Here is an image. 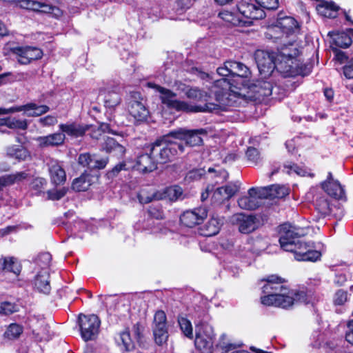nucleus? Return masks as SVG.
<instances>
[{"label": "nucleus", "instance_id": "f257e3e1", "mask_svg": "<svg viewBox=\"0 0 353 353\" xmlns=\"http://www.w3.org/2000/svg\"><path fill=\"white\" fill-rule=\"evenodd\" d=\"M289 48L285 43L281 46L277 52H269L257 50L255 60L259 72L263 78L272 74L275 69L283 77L307 76L312 71V65L310 63H302L297 59L299 54L298 46L291 44Z\"/></svg>", "mask_w": 353, "mask_h": 353}, {"label": "nucleus", "instance_id": "f03ea898", "mask_svg": "<svg viewBox=\"0 0 353 353\" xmlns=\"http://www.w3.org/2000/svg\"><path fill=\"white\" fill-rule=\"evenodd\" d=\"M262 281L265 283L262 287L263 295L261 301L265 305L286 308L295 303L308 304L311 302L305 292L289 290L283 285L285 280L276 275L269 276Z\"/></svg>", "mask_w": 353, "mask_h": 353}, {"label": "nucleus", "instance_id": "7ed1b4c3", "mask_svg": "<svg viewBox=\"0 0 353 353\" xmlns=\"http://www.w3.org/2000/svg\"><path fill=\"white\" fill-rule=\"evenodd\" d=\"M308 228H301L288 223L280 227L279 243L281 248L287 252H293L297 261H316L320 259L321 253L314 250L312 245L300 239L308 233Z\"/></svg>", "mask_w": 353, "mask_h": 353}, {"label": "nucleus", "instance_id": "20e7f679", "mask_svg": "<svg viewBox=\"0 0 353 353\" xmlns=\"http://www.w3.org/2000/svg\"><path fill=\"white\" fill-rule=\"evenodd\" d=\"M232 83L229 85V92H223L221 95L216 94V99L222 105H235L236 103H241V101H247L251 98H259L261 97H269L272 93L273 86L272 83L266 81H257L250 89L256 94L255 96L248 95L247 89L240 90L239 92L232 89Z\"/></svg>", "mask_w": 353, "mask_h": 353}, {"label": "nucleus", "instance_id": "39448f33", "mask_svg": "<svg viewBox=\"0 0 353 353\" xmlns=\"http://www.w3.org/2000/svg\"><path fill=\"white\" fill-rule=\"evenodd\" d=\"M147 86L159 93L161 103L169 109L187 112H213L217 106L212 103H207L203 106H191L184 101L178 100L176 94L168 89L152 82L147 83Z\"/></svg>", "mask_w": 353, "mask_h": 353}, {"label": "nucleus", "instance_id": "423d86ee", "mask_svg": "<svg viewBox=\"0 0 353 353\" xmlns=\"http://www.w3.org/2000/svg\"><path fill=\"white\" fill-rule=\"evenodd\" d=\"M299 31V26L293 17H279L276 24L268 29L267 36H270L275 41L281 40V46L285 43L290 49L292 48L291 44H296L299 50L300 46L295 39Z\"/></svg>", "mask_w": 353, "mask_h": 353}, {"label": "nucleus", "instance_id": "0eeeda50", "mask_svg": "<svg viewBox=\"0 0 353 353\" xmlns=\"http://www.w3.org/2000/svg\"><path fill=\"white\" fill-rule=\"evenodd\" d=\"M172 135L170 132L158 139L150 147V154L154 159L157 164L166 163L171 161L175 155L177 154L178 150L183 152V146L172 140Z\"/></svg>", "mask_w": 353, "mask_h": 353}, {"label": "nucleus", "instance_id": "6e6552de", "mask_svg": "<svg viewBox=\"0 0 353 353\" xmlns=\"http://www.w3.org/2000/svg\"><path fill=\"white\" fill-rule=\"evenodd\" d=\"M231 82L229 79L223 78L215 81L214 85L212 87V90H211L210 94H208L206 92L199 89L198 88H192L189 89L187 92V96L188 98L196 99L198 101H207L208 98L210 97V94L212 93L214 94L215 99H216V94H222L223 92H229V85H231ZM218 103H214L217 105L215 110L219 108H225L228 105H222L216 99ZM214 111V110H213Z\"/></svg>", "mask_w": 353, "mask_h": 353}, {"label": "nucleus", "instance_id": "1a4fd4ad", "mask_svg": "<svg viewBox=\"0 0 353 353\" xmlns=\"http://www.w3.org/2000/svg\"><path fill=\"white\" fill-rule=\"evenodd\" d=\"M194 345L201 353H212L214 339L213 327L208 323L201 322L195 325Z\"/></svg>", "mask_w": 353, "mask_h": 353}, {"label": "nucleus", "instance_id": "9d476101", "mask_svg": "<svg viewBox=\"0 0 353 353\" xmlns=\"http://www.w3.org/2000/svg\"><path fill=\"white\" fill-rule=\"evenodd\" d=\"M79 323L81 337L85 341L94 340L97 337L100 326L97 316L80 314Z\"/></svg>", "mask_w": 353, "mask_h": 353}, {"label": "nucleus", "instance_id": "9b49d317", "mask_svg": "<svg viewBox=\"0 0 353 353\" xmlns=\"http://www.w3.org/2000/svg\"><path fill=\"white\" fill-rule=\"evenodd\" d=\"M128 108L130 114L137 122L145 121L149 116V111L139 92L131 93Z\"/></svg>", "mask_w": 353, "mask_h": 353}, {"label": "nucleus", "instance_id": "f8f14e48", "mask_svg": "<svg viewBox=\"0 0 353 353\" xmlns=\"http://www.w3.org/2000/svg\"><path fill=\"white\" fill-rule=\"evenodd\" d=\"M265 190L261 188H251L248 191V194L240 197L238 200L239 206L243 210H252L258 208L262 204L264 199Z\"/></svg>", "mask_w": 353, "mask_h": 353}, {"label": "nucleus", "instance_id": "ddd939ff", "mask_svg": "<svg viewBox=\"0 0 353 353\" xmlns=\"http://www.w3.org/2000/svg\"><path fill=\"white\" fill-rule=\"evenodd\" d=\"M238 10L243 19L245 26H250L254 20L261 19L265 16L263 9L252 3H241L238 6Z\"/></svg>", "mask_w": 353, "mask_h": 353}, {"label": "nucleus", "instance_id": "4468645a", "mask_svg": "<svg viewBox=\"0 0 353 353\" xmlns=\"http://www.w3.org/2000/svg\"><path fill=\"white\" fill-rule=\"evenodd\" d=\"M205 133L206 131L203 129L188 130L179 128L170 132L174 139L184 140L187 145L192 147L201 145L203 140L200 135Z\"/></svg>", "mask_w": 353, "mask_h": 353}, {"label": "nucleus", "instance_id": "2eb2a0df", "mask_svg": "<svg viewBox=\"0 0 353 353\" xmlns=\"http://www.w3.org/2000/svg\"><path fill=\"white\" fill-rule=\"evenodd\" d=\"M50 110V108L46 105H39L34 103H30L24 105L14 106L8 109L0 108V114L23 111L28 117H39Z\"/></svg>", "mask_w": 353, "mask_h": 353}, {"label": "nucleus", "instance_id": "dca6fc26", "mask_svg": "<svg viewBox=\"0 0 353 353\" xmlns=\"http://www.w3.org/2000/svg\"><path fill=\"white\" fill-rule=\"evenodd\" d=\"M12 52L17 56V61L23 65L29 64L34 60L39 59L43 56L41 49L36 47H15L12 48Z\"/></svg>", "mask_w": 353, "mask_h": 353}, {"label": "nucleus", "instance_id": "f3484780", "mask_svg": "<svg viewBox=\"0 0 353 353\" xmlns=\"http://www.w3.org/2000/svg\"><path fill=\"white\" fill-rule=\"evenodd\" d=\"M231 221L238 224L239 231L242 234H249L255 231L259 225V221L255 216L242 213L233 215Z\"/></svg>", "mask_w": 353, "mask_h": 353}, {"label": "nucleus", "instance_id": "a211bd4d", "mask_svg": "<svg viewBox=\"0 0 353 353\" xmlns=\"http://www.w3.org/2000/svg\"><path fill=\"white\" fill-rule=\"evenodd\" d=\"M207 216L206 208L200 207L184 212L180 217V221L188 228H193L203 223Z\"/></svg>", "mask_w": 353, "mask_h": 353}, {"label": "nucleus", "instance_id": "6ab92c4d", "mask_svg": "<svg viewBox=\"0 0 353 353\" xmlns=\"http://www.w3.org/2000/svg\"><path fill=\"white\" fill-rule=\"evenodd\" d=\"M20 6L23 8L34 12L52 13L56 17H59L61 14V11L59 8L43 1H38L35 0H22L20 2Z\"/></svg>", "mask_w": 353, "mask_h": 353}, {"label": "nucleus", "instance_id": "aec40b11", "mask_svg": "<svg viewBox=\"0 0 353 353\" xmlns=\"http://www.w3.org/2000/svg\"><path fill=\"white\" fill-rule=\"evenodd\" d=\"M119 87H108L100 90V95L103 97L105 108L112 110L121 102V95L119 93Z\"/></svg>", "mask_w": 353, "mask_h": 353}, {"label": "nucleus", "instance_id": "412c9836", "mask_svg": "<svg viewBox=\"0 0 353 353\" xmlns=\"http://www.w3.org/2000/svg\"><path fill=\"white\" fill-rule=\"evenodd\" d=\"M135 168L143 174L152 172L157 169V164L150 154V150L149 152L141 154L137 157Z\"/></svg>", "mask_w": 353, "mask_h": 353}, {"label": "nucleus", "instance_id": "4be33fe9", "mask_svg": "<svg viewBox=\"0 0 353 353\" xmlns=\"http://www.w3.org/2000/svg\"><path fill=\"white\" fill-rule=\"evenodd\" d=\"M48 166L52 183L55 185L63 184L66 180V174L59 162L52 159L48 163Z\"/></svg>", "mask_w": 353, "mask_h": 353}, {"label": "nucleus", "instance_id": "5701e85b", "mask_svg": "<svg viewBox=\"0 0 353 353\" xmlns=\"http://www.w3.org/2000/svg\"><path fill=\"white\" fill-rule=\"evenodd\" d=\"M239 190V187L233 183L228 184L225 186L217 188L214 192L212 199L214 202L222 203L225 201H228Z\"/></svg>", "mask_w": 353, "mask_h": 353}, {"label": "nucleus", "instance_id": "b1692460", "mask_svg": "<svg viewBox=\"0 0 353 353\" xmlns=\"http://www.w3.org/2000/svg\"><path fill=\"white\" fill-rule=\"evenodd\" d=\"M65 138L63 133L56 132L47 136L39 137L36 141L41 148L57 147L64 143Z\"/></svg>", "mask_w": 353, "mask_h": 353}, {"label": "nucleus", "instance_id": "393cba45", "mask_svg": "<svg viewBox=\"0 0 353 353\" xmlns=\"http://www.w3.org/2000/svg\"><path fill=\"white\" fill-rule=\"evenodd\" d=\"M321 185L325 192L330 196L336 199L345 198L344 189L338 181L332 179L329 182H323Z\"/></svg>", "mask_w": 353, "mask_h": 353}, {"label": "nucleus", "instance_id": "a878e982", "mask_svg": "<svg viewBox=\"0 0 353 353\" xmlns=\"http://www.w3.org/2000/svg\"><path fill=\"white\" fill-rule=\"evenodd\" d=\"M34 283L39 291L44 294H48L50 292L49 272L47 268H42L41 270L37 273Z\"/></svg>", "mask_w": 353, "mask_h": 353}, {"label": "nucleus", "instance_id": "bb28decb", "mask_svg": "<svg viewBox=\"0 0 353 353\" xmlns=\"http://www.w3.org/2000/svg\"><path fill=\"white\" fill-rule=\"evenodd\" d=\"M265 190L264 199L283 198L289 194V190L283 185H272L268 187H262Z\"/></svg>", "mask_w": 353, "mask_h": 353}, {"label": "nucleus", "instance_id": "cd10ccee", "mask_svg": "<svg viewBox=\"0 0 353 353\" xmlns=\"http://www.w3.org/2000/svg\"><path fill=\"white\" fill-rule=\"evenodd\" d=\"M102 150L108 153H114L116 156L122 157L125 153V148L123 145L117 142L114 139L107 137L104 139L102 145Z\"/></svg>", "mask_w": 353, "mask_h": 353}, {"label": "nucleus", "instance_id": "c85d7f7f", "mask_svg": "<svg viewBox=\"0 0 353 353\" xmlns=\"http://www.w3.org/2000/svg\"><path fill=\"white\" fill-rule=\"evenodd\" d=\"M21 265L14 257L0 259V270L13 273L17 276L21 272Z\"/></svg>", "mask_w": 353, "mask_h": 353}, {"label": "nucleus", "instance_id": "c756f323", "mask_svg": "<svg viewBox=\"0 0 353 353\" xmlns=\"http://www.w3.org/2000/svg\"><path fill=\"white\" fill-rule=\"evenodd\" d=\"M6 155L18 161H25L30 157V153L26 148L15 145L6 148Z\"/></svg>", "mask_w": 353, "mask_h": 353}, {"label": "nucleus", "instance_id": "7c9ffc66", "mask_svg": "<svg viewBox=\"0 0 353 353\" xmlns=\"http://www.w3.org/2000/svg\"><path fill=\"white\" fill-rule=\"evenodd\" d=\"M219 16L225 22L235 26H245L243 19L241 17L240 12L223 10L219 12Z\"/></svg>", "mask_w": 353, "mask_h": 353}, {"label": "nucleus", "instance_id": "2f4dec72", "mask_svg": "<svg viewBox=\"0 0 353 353\" xmlns=\"http://www.w3.org/2000/svg\"><path fill=\"white\" fill-rule=\"evenodd\" d=\"M59 129L62 132L61 133L74 137H81L85 132V128L74 123L60 124Z\"/></svg>", "mask_w": 353, "mask_h": 353}, {"label": "nucleus", "instance_id": "473e14b6", "mask_svg": "<svg viewBox=\"0 0 353 353\" xmlns=\"http://www.w3.org/2000/svg\"><path fill=\"white\" fill-rule=\"evenodd\" d=\"M338 10L339 7L332 2H324L316 7L319 14L327 18H335Z\"/></svg>", "mask_w": 353, "mask_h": 353}, {"label": "nucleus", "instance_id": "72a5a7b5", "mask_svg": "<svg viewBox=\"0 0 353 353\" xmlns=\"http://www.w3.org/2000/svg\"><path fill=\"white\" fill-rule=\"evenodd\" d=\"M116 340L123 351H130L134 347V341L130 337V332L127 330L122 332Z\"/></svg>", "mask_w": 353, "mask_h": 353}, {"label": "nucleus", "instance_id": "f704fd0d", "mask_svg": "<svg viewBox=\"0 0 353 353\" xmlns=\"http://www.w3.org/2000/svg\"><path fill=\"white\" fill-rule=\"evenodd\" d=\"M27 174L23 172H17L14 174H8L0 177V190L4 187L12 185L15 182L21 181L26 179Z\"/></svg>", "mask_w": 353, "mask_h": 353}, {"label": "nucleus", "instance_id": "c9c22d12", "mask_svg": "<svg viewBox=\"0 0 353 353\" xmlns=\"http://www.w3.org/2000/svg\"><path fill=\"white\" fill-rule=\"evenodd\" d=\"M222 224V219L218 217L212 216L205 225V235L212 236L216 234L219 232Z\"/></svg>", "mask_w": 353, "mask_h": 353}, {"label": "nucleus", "instance_id": "e433bc0d", "mask_svg": "<svg viewBox=\"0 0 353 353\" xmlns=\"http://www.w3.org/2000/svg\"><path fill=\"white\" fill-rule=\"evenodd\" d=\"M152 330H168L165 313L162 310L157 311L154 317Z\"/></svg>", "mask_w": 353, "mask_h": 353}, {"label": "nucleus", "instance_id": "4c0bfd02", "mask_svg": "<svg viewBox=\"0 0 353 353\" xmlns=\"http://www.w3.org/2000/svg\"><path fill=\"white\" fill-rule=\"evenodd\" d=\"M232 77H238L240 78H248L250 74L249 68L242 63L232 61Z\"/></svg>", "mask_w": 353, "mask_h": 353}, {"label": "nucleus", "instance_id": "58836bf2", "mask_svg": "<svg viewBox=\"0 0 353 353\" xmlns=\"http://www.w3.org/2000/svg\"><path fill=\"white\" fill-rule=\"evenodd\" d=\"M90 185V176L86 174H83L79 178L73 181L72 187L73 190L80 192L87 190Z\"/></svg>", "mask_w": 353, "mask_h": 353}, {"label": "nucleus", "instance_id": "ea45409f", "mask_svg": "<svg viewBox=\"0 0 353 353\" xmlns=\"http://www.w3.org/2000/svg\"><path fill=\"white\" fill-rule=\"evenodd\" d=\"M178 323L183 335L190 339H192L193 328L190 321L184 316H179Z\"/></svg>", "mask_w": 353, "mask_h": 353}, {"label": "nucleus", "instance_id": "a19ab883", "mask_svg": "<svg viewBox=\"0 0 353 353\" xmlns=\"http://www.w3.org/2000/svg\"><path fill=\"white\" fill-rule=\"evenodd\" d=\"M316 209L323 216L328 215L331 212L330 201L325 196H320L316 201Z\"/></svg>", "mask_w": 353, "mask_h": 353}, {"label": "nucleus", "instance_id": "79ce46f5", "mask_svg": "<svg viewBox=\"0 0 353 353\" xmlns=\"http://www.w3.org/2000/svg\"><path fill=\"white\" fill-rule=\"evenodd\" d=\"M283 172L291 174H296L299 176H306L308 174V171L307 169L299 167L297 165L294 163H286L283 165Z\"/></svg>", "mask_w": 353, "mask_h": 353}, {"label": "nucleus", "instance_id": "37998d69", "mask_svg": "<svg viewBox=\"0 0 353 353\" xmlns=\"http://www.w3.org/2000/svg\"><path fill=\"white\" fill-rule=\"evenodd\" d=\"M47 185V181L45 179L41 177H37L32 180L30 187V189L34 192L35 194H39L43 192L45 187Z\"/></svg>", "mask_w": 353, "mask_h": 353}, {"label": "nucleus", "instance_id": "c03bdc74", "mask_svg": "<svg viewBox=\"0 0 353 353\" xmlns=\"http://www.w3.org/2000/svg\"><path fill=\"white\" fill-rule=\"evenodd\" d=\"M23 332V327L16 323H12L9 325L5 335L10 339L18 338Z\"/></svg>", "mask_w": 353, "mask_h": 353}, {"label": "nucleus", "instance_id": "a18cd8bd", "mask_svg": "<svg viewBox=\"0 0 353 353\" xmlns=\"http://www.w3.org/2000/svg\"><path fill=\"white\" fill-rule=\"evenodd\" d=\"M78 163L83 167L92 170L93 154L88 152L81 154L78 157Z\"/></svg>", "mask_w": 353, "mask_h": 353}, {"label": "nucleus", "instance_id": "49530a36", "mask_svg": "<svg viewBox=\"0 0 353 353\" xmlns=\"http://www.w3.org/2000/svg\"><path fill=\"white\" fill-rule=\"evenodd\" d=\"M7 127L10 129L26 130L28 128V123L26 120L9 117Z\"/></svg>", "mask_w": 353, "mask_h": 353}, {"label": "nucleus", "instance_id": "de8ad7c7", "mask_svg": "<svg viewBox=\"0 0 353 353\" xmlns=\"http://www.w3.org/2000/svg\"><path fill=\"white\" fill-rule=\"evenodd\" d=\"M335 43L341 48H347L352 43V39L348 34L343 32L335 38Z\"/></svg>", "mask_w": 353, "mask_h": 353}, {"label": "nucleus", "instance_id": "09e8293b", "mask_svg": "<svg viewBox=\"0 0 353 353\" xmlns=\"http://www.w3.org/2000/svg\"><path fill=\"white\" fill-rule=\"evenodd\" d=\"M109 161L108 157H101L99 155L93 154L92 170H101L105 168Z\"/></svg>", "mask_w": 353, "mask_h": 353}, {"label": "nucleus", "instance_id": "8fccbe9b", "mask_svg": "<svg viewBox=\"0 0 353 353\" xmlns=\"http://www.w3.org/2000/svg\"><path fill=\"white\" fill-rule=\"evenodd\" d=\"M154 341L157 344L161 345L166 343L168 339V330H153Z\"/></svg>", "mask_w": 353, "mask_h": 353}, {"label": "nucleus", "instance_id": "3c124183", "mask_svg": "<svg viewBox=\"0 0 353 353\" xmlns=\"http://www.w3.org/2000/svg\"><path fill=\"white\" fill-rule=\"evenodd\" d=\"M256 2L261 9L275 10L279 7L278 0H256Z\"/></svg>", "mask_w": 353, "mask_h": 353}, {"label": "nucleus", "instance_id": "603ef678", "mask_svg": "<svg viewBox=\"0 0 353 353\" xmlns=\"http://www.w3.org/2000/svg\"><path fill=\"white\" fill-rule=\"evenodd\" d=\"M252 240H248L247 243L243 245H241L239 246L238 254L241 256H248L253 252L252 245Z\"/></svg>", "mask_w": 353, "mask_h": 353}, {"label": "nucleus", "instance_id": "864d4df0", "mask_svg": "<svg viewBox=\"0 0 353 353\" xmlns=\"http://www.w3.org/2000/svg\"><path fill=\"white\" fill-rule=\"evenodd\" d=\"M67 189L65 188L59 190H48L47 192L48 199L50 200H59L65 195Z\"/></svg>", "mask_w": 353, "mask_h": 353}, {"label": "nucleus", "instance_id": "5fc2aeb1", "mask_svg": "<svg viewBox=\"0 0 353 353\" xmlns=\"http://www.w3.org/2000/svg\"><path fill=\"white\" fill-rule=\"evenodd\" d=\"M58 122L57 118L55 116L48 115L40 118L38 123L43 127H50L57 124Z\"/></svg>", "mask_w": 353, "mask_h": 353}, {"label": "nucleus", "instance_id": "6e6d98bb", "mask_svg": "<svg viewBox=\"0 0 353 353\" xmlns=\"http://www.w3.org/2000/svg\"><path fill=\"white\" fill-rule=\"evenodd\" d=\"M347 301V292L346 291L338 290L334 297V303L336 305H342Z\"/></svg>", "mask_w": 353, "mask_h": 353}, {"label": "nucleus", "instance_id": "4d7b16f0", "mask_svg": "<svg viewBox=\"0 0 353 353\" xmlns=\"http://www.w3.org/2000/svg\"><path fill=\"white\" fill-rule=\"evenodd\" d=\"M217 346L223 352H227L232 347L233 345L230 342L228 336L223 334L221 336Z\"/></svg>", "mask_w": 353, "mask_h": 353}, {"label": "nucleus", "instance_id": "13d9d810", "mask_svg": "<svg viewBox=\"0 0 353 353\" xmlns=\"http://www.w3.org/2000/svg\"><path fill=\"white\" fill-rule=\"evenodd\" d=\"M182 189L179 186H172L167 189L166 193L171 200H177L182 195Z\"/></svg>", "mask_w": 353, "mask_h": 353}, {"label": "nucleus", "instance_id": "bf43d9fd", "mask_svg": "<svg viewBox=\"0 0 353 353\" xmlns=\"http://www.w3.org/2000/svg\"><path fill=\"white\" fill-rule=\"evenodd\" d=\"M229 65H232V61H226L224 63V66L219 67L217 68V73L224 77H227L229 76L232 77V67H230Z\"/></svg>", "mask_w": 353, "mask_h": 353}, {"label": "nucleus", "instance_id": "052dcab7", "mask_svg": "<svg viewBox=\"0 0 353 353\" xmlns=\"http://www.w3.org/2000/svg\"><path fill=\"white\" fill-rule=\"evenodd\" d=\"M1 314L8 315L17 312V306L10 302H2Z\"/></svg>", "mask_w": 353, "mask_h": 353}, {"label": "nucleus", "instance_id": "680f3d73", "mask_svg": "<svg viewBox=\"0 0 353 353\" xmlns=\"http://www.w3.org/2000/svg\"><path fill=\"white\" fill-rule=\"evenodd\" d=\"M345 340L353 345V320H348L346 323Z\"/></svg>", "mask_w": 353, "mask_h": 353}, {"label": "nucleus", "instance_id": "e2e57ef3", "mask_svg": "<svg viewBox=\"0 0 353 353\" xmlns=\"http://www.w3.org/2000/svg\"><path fill=\"white\" fill-rule=\"evenodd\" d=\"M216 174L212 178H214L215 184L222 183L225 181L228 178V173L225 170H219L218 172H215Z\"/></svg>", "mask_w": 353, "mask_h": 353}, {"label": "nucleus", "instance_id": "0e129e2a", "mask_svg": "<svg viewBox=\"0 0 353 353\" xmlns=\"http://www.w3.org/2000/svg\"><path fill=\"white\" fill-rule=\"evenodd\" d=\"M246 156L250 161L255 163H257L259 159V152L254 148H248L246 152Z\"/></svg>", "mask_w": 353, "mask_h": 353}, {"label": "nucleus", "instance_id": "69168bd1", "mask_svg": "<svg viewBox=\"0 0 353 353\" xmlns=\"http://www.w3.org/2000/svg\"><path fill=\"white\" fill-rule=\"evenodd\" d=\"M343 74L347 79H353V58L343 67Z\"/></svg>", "mask_w": 353, "mask_h": 353}, {"label": "nucleus", "instance_id": "338daca9", "mask_svg": "<svg viewBox=\"0 0 353 353\" xmlns=\"http://www.w3.org/2000/svg\"><path fill=\"white\" fill-rule=\"evenodd\" d=\"M30 325L33 327V332H37V334H39V330L36 327L35 323L36 321L39 323L41 327L44 325V321L43 318H40L39 320H37V319L35 316H33L30 319Z\"/></svg>", "mask_w": 353, "mask_h": 353}, {"label": "nucleus", "instance_id": "774afa93", "mask_svg": "<svg viewBox=\"0 0 353 353\" xmlns=\"http://www.w3.org/2000/svg\"><path fill=\"white\" fill-rule=\"evenodd\" d=\"M204 174V170L201 169L194 170L188 174V177L192 179H198Z\"/></svg>", "mask_w": 353, "mask_h": 353}]
</instances>
